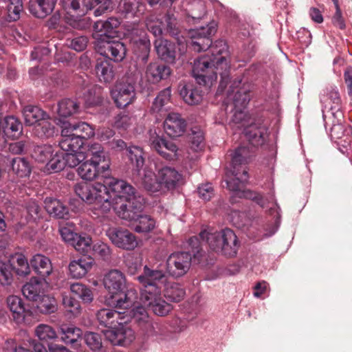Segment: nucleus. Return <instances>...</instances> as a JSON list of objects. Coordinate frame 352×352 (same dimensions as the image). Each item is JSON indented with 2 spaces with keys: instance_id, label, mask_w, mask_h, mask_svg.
I'll return each mask as SVG.
<instances>
[{
  "instance_id": "nucleus-3",
  "label": "nucleus",
  "mask_w": 352,
  "mask_h": 352,
  "mask_svg": "<svg viewBox=\"0 0 352 352\" xmlns=\"http://www.w3.org/2000/svg\"><path fill=\"white\" fill-rule=\"evenodd\" d=\"M124 314L109 309H101L97 312L100 325L107 328L102 331L104 335L113 345L126 346L135 339L133 330L126 325L129 318Z\"/></svg>"
},
{
  "instance_id": "nucleus-26",
  "label": "nucleus",
  "mask_w": 352,
  "mask_h": 352,
  "mask_svg": "<svg viewBox=\"0 0 352 352\" xmlns=\"http://www.w3.org/2000/svg\"><path fill=\"white\" fill-rule=\"evenodd\" d=\"M231 162L228 168L229 173L243 172L246 168L250 151L247 146H240L230 151Z\"/></svg>"
},
{
  "instance_id": "nucleus-5",
  "label": "nucleus",
  "mask_w": 352,
  "mask_h": 352,
  "mask_svg": "<svg viewBox=\"0 0 352 352\" xmlns=\"http://www.w3.org/2000/svg\"><path fill=\"white\" fill-rule=\"evenodd\" d=\"M104 287L109 291L105 303L117 309H128L133 305L137 298L135 289H126V278L118 270L109 271L104 278Z\"/></svg>"
},
{
  "instance_id": "nucleus-61",
  "label": "nucleus",
  "mask_w": 352,
  "mask_h": 352,
  "mask_svg": "<svg viewBox=\"0 0 352 352\" xmlns=\"http://www.w3.org/2000/svg\"><path fill=\"white\" fill-rule=\"evenodd\" d=\"M63 305L66 311L71 314L69 317L76 316L80 312L79 301L71 295H65L63 296Z\"/></svg>"
},
{
  "instance_id": "nucleus-56",
  "label": "nucleus",
  "mask_w": 352,
  "mask_h": 352,
  "mask_svg": "<svg viewBox=\"0 0 352 352\" xmlns=\"http://www.w3.org/2000/svg\"><path fill=\"white\" fill-rule=\"evenodd\" d=\"M35 333L38 338L47 344H50V341L54 340L57 338V334L51 326L41 324L36 328Z\"/></svg>"
},
{
  "instance_id": "nucleus-25",
  "label": "nucleus",
  "mask_w": 352,
  "mask_h": 352,
  "mask_svg": "<svg viewBox=\"0 0 352 352\" xmlns=\"http://www.w3.org/2000/svg\"><path fill=\"white\" fill-rule=\"evenodd\" d=\"M94 72L98 80L104 83L111 82L116 75V69L111 61L103 58H97Z\"/></svg>"
},
{
  "instance_id": "nucleus-40",
  "label": "nucleus",
  "mask_w": 352,
  "mask_h": 352,
  "mask_svg": "<svg viewBox=\"0 0 352 352\" xmlns=\"http://www.w3.org/2000/svg\"><path fill=\"white\" fill-rule=\"evenodd\" d=\"M12 265V270H14L19 276H26L30 272V263L28 259L21 253H15L12 254L8 261Z\"/></svg>"
},
{
  "instance_id": "nucleus-48",
  "label": "nucleus",
  "mask_w": 352,
  "mask_h": 352,
  "mask_svg": "<svg viewBox=\"0 0 352 352\" xmlns=\"http://www.w3.org/2000/svg\"><path fill=\"white\" fill-rule=\"evenodd\" d=\"M56 127L51 122L50 116L48 118H45L41 120V122H38L34 127L33 133L41 139H47L51 138L55 133Z\"/></svg>"
},
{
  "instance_id": "nucleus-52",
  "label": "nucleus",
  "mask_w": 352,
  "mask_h": 352,
  "mask_svg": "<svg viewBox=\"0 0 352 352\" xmlns=\"http://www.w3.org/2000/svg\"><path fill=\"white\" fill-rule=\"evenodd\" d=\"M7 18L10 21H16L20 18L23 10L22 0H5Z\"/></svg>"
},
{
  "instance_id": "nucleus-44",
  "label": "nucleus",
  "mask_w": 352,
  "mask_h": 352,
  "mask_svg": "<svg viewBox=\"0 0 352 352\" xmlns=\"http://www.w3.org/2000/svg\"><path fill=\"white\" fill-rule=\"evenodd\" d=\"M144 174L142 177V185L144 188L148 192L152 193L161 192L160 181L158 179V173L155 174L151 170L146 168L143 170Z\"/></svg>"
},
{
  "instance_id": "nucleus-18",
  "label": "nucleus",
  "mask_w": 352,
  "mask_h": 352,
  "mask_svg": "<svg viewBox=\"0 0 352 352\" xmlns=\"http://www.w3.org/2000/svg\"><path fill=\"white\" fill-rule=\"evenodd\" d=\"M149 142L151 148L166 160L173 161L177 159L178 147L173 141L167 140L155 132L151 134Z\"/></svg>"
},
{
  "instance_id": "nucleus-1",
  "label": "nucleus",
  "mask_w": 352,
  "mask_h": 352,
  "mask_svg": "<svg viewBox=\"0 0 352 352\" xmlns=\"http://www.w3.org/2000/svg\"><path fill=\"white\" fill-rule=\"evenodd\" d=\"M86 158L78 166V175L86 181L100 178L102 183H78L75 185L74 190L83 201L94 205L91 212L96 215L94 218H99L107 214L112 208L110 190L114 183L120 179L111 176L110 160L100 144L94 143L89 146Z\"/></svg>"
},
{
  "instance_id": "nucleus-16",
  "label": "nucleus",
  "mask_w": 352,
  "mask_h": 352,
  "mask_svg": "<svg viewBox=\"0 0 352 352\" xmlns=\"http://www.w3.org/2000/svg\"><path fill=\"white\" fill-rule=\"evenodd\" d=\"M100 38H98V40ZM96 48L98 52L104 57V58L114 62L122 61L126 52L125 45L119 41H98Z\"/></svg>"
},
{
  "instance_id": "nucleus-32",
  "label": "nucleus",
  "mask_w": 352,
  "mask_h": 352,
  "mask_svg": "<svg viewBox=\"0 0 352 352\" xmlns=\"http://www.w3.org/2000/svg\"><path fill=\"white\" fill-rule=\"evenodd\" d=\"M57 0H30L29 11L40 19L50 14L54 9Z\"/></svg>"
},
{
  "instance_id": "nucleus-62",
  "label": "nucleus",
  "mask_w": 352,
  "mask_h": 352,
  "mask_svg": "<svg viewBox=\"0 0 352 352\" xmlns=\"http://www.w3.org/2000/svg\"><path fill=\"white\" fill-rule=\"evenodd\" d=\"M84 341L87 346L94 351H99L102 346V337L94 332H87L84 336Z\"/></svg>"
},
{
  "instance_id": "nucleus-43",
  "label": "nucleus",
  "mask_w": 352,
  "mask_h": 352,
  "mask_svg": "<svg viewBox=\"0 0 352 352\" xmlns=\"http://www.w3.org/2000/svg\"><path fill=\"white\" fill-rule=\"evenodd\" d=\"M119 8L122 13L131 16L143 14L145 5L140 0H121Z\"/></svg>"
},
{
  "instance_id": "nucleus-46",
  "label": "nucleus",
  "mask_w": 352,
  "mask_h": 352,
  "mask_svg": "<svg viewBox=\"0 0 352 352\" xmlns=\"http://www.w3.org/2000/svg\"><path fill=\"white\" fill-rule=\"evenodd\" d=\"M67 126L71 129V130L78 137L80 138L83 142L93 137L95 134L94 129L87 122H78L71 123L69 122H67Z\"/></svg>"
},
{
  "instance_id": "nucleus-10",
  "label": "nucleus",
  "mask_w": 352,
  "mask_h": 352,
  "mask_svg": "<svg viewBox=\"0 0 352 352\" xmlns=\"http://www.w3.org/2000/svg\"><path fill=\"white\" fill-rule=\"evenodd\" d=\"M320 102L322 104V118L324 126L329 124L328 120L331 116L337 119L343 118L342 100L340 93L336 87H327L320 94Z\"/></svg>"
},
{
  "instance_id": "nucleus-64",
  "label": "nucleus",
  "mask_w": 352,
  "mask_h": 352,
  "mask_svg": "<svg viewBox=\"0 0 352 352\" xmlns=\"http://www.w3.org/2000/svg\"><path fill=\"white\" fill-rule=\"evenodd\" d=\"M190 147L192 150L197 151L201 149L204 145V133L199 129L195 127L191 130L189 135Z\"/></svg>"
},
{
  "instance_id": "nucleus-58",
  "label": "nucleus",
  "mask_w": 352,
  "mask_h": 352,
  "mask_svg": "<svg viewBox=\"0 0 352 352\" xmlns=\"http://www.w3.org/2000/svg\"><path fill=\"white\" fill-rule=\"evenodd\" d=\"M91 243L92 239L89 235H87L86 234H78L75 239V241L72 246H73L78 252L85 254L91 250Z\"/></svg>"
},
{
  "instance_id": "nucleus-17",
  "label": "nucleus",
  "mask_w": 352,
  "mask_h": 352,
  "mask_svg": "<svg viewBox=\"0 0 352 352\" xmlns=\"http://www.w3.org/2000/svg\"><path fill=\"white\" fill-rule=\"evenodd\" d=\"M243 133L250 143L254 146L263 145L268 137V127L262 118L251 121L243 129Z\"/></svg>"
},
{
  "instance_id": "nucleus-12",
  "label": "nucleus",
  "mask_w": 352,
  "mask_h": 352,
  "mask_svg": "<svg viewBox=\"0 0 352 352\" xmlns=\"http://www.w3.org/2000/svg\"><path fill=\"white\" fill-rule=\"evenodd\" d=\"M215 32L216 28L210 25L190 29L188 32L189 47L197 52L208 50L212 44V36Z\"/></svg>"
},
{
  "instance_id": "nucleus-54",
  "label": "nucleus",
  "mask_w": 352,
  "mask_h": 352,
  "mask_svg": "<svg viewBox=\"0 0 352 352\" xmlns=\"http://www.w3.org/2000/svg\"><path fill=\"white\" fill-rule=\"evenodd\" d=\"M71 292L80 298L85 303H90L93 299V293L87 286L76 283L70 286Z\"/></svg>"
},
{
  "instance_id": "nucleus-24",
  "label": "nucleus",
  "mask_w": 352,
  "mask_h": 352,
  "mask_svg": "<svg viewBox=\"0 0 352 352\" xmlns=\"http://www.w3.org/2000/svg\"><path fill=\"white\" fill-rule=\"evenodd\" d=\"M186 127V120L182 118L180 114L177 113H168L164 122L166 133L172 138L181 136L184 133Z\"/></svg>"
},
{
  "instance_id": "nucleus-23",
  "label": "nucleus",
  "mask_w": 352,
  "mask_h": 352,
  "mask_svg": "<svg viewBox=\"0 0 352 352\" xmlns=\"http://www.w3.org/2000/svg\"><path fill=\"white\" fill-rule=\"evenodd\" d=\"M141 296L140 300L144 305L149 308L155 315L164 316L173 309V306L162 298V292L155 296Z\"/></svg>"
},
{
  "instance_id": "nucleus-6",
  "label": "nucleus",
  "mask_w": 352,
  "mask_h": 352,
  "mask_svg": "<svg viewBox=\"0 0 352 352\" xmlns=\"http://www.w3.org/2000/svg\"><path fill=\"white\" fill-rule=\"evenodd\" d=\"M112 8L111 0H87V2L85 0L82 6L79 0H72L65 7V21L72 28L83 30L87 26V22L83 16L89 10L94 9V16H99Z\"/></svg>"
},
{
  "instance_id": "nucleus-20",
  "label": "nucleus",
  "mask_w": 352,
  "mask_h": 352,
  "mask_svg": "<svg viewBox=\"0 0 352 352\" xmlns=\"http://www.w3.org/2000/svg\"><path fill=\"white\" fill-rule=\"evenodd\" d=\"M62 122L61 140L59 141V146L65 152L78 151L84 144L80 140L67 126L66 121L60 120Z\"/></svg>"
},
{
  "instance_id": "nucleus-13",
  "label": "nucleus",
  "mask_w": 352,
  "mask_h": 352,
  "mask_svg": "<svg viewBox=\"0 0 352 352\" xmlns=\"http://www.w3.org/2000/svg\"><path fill=\"white\" fill-rule=\"evenodd\" d=\"M191 254L186 251L173 252L166 260V272L173 278L185 275L191 266Z\"/></svg>"
},
{
  "instance_id": "nucleus-28",
  "label": "nucleus",
  "mask_w": 352,
  "mask_h": 352,
  "mask_svg": "<svg viewBox=\"0 0 352 352\" xmlns=\"http://www.w3.org/2000/svg\"><path fill=\"white\" fill-rule=\"evenodd\" d=\"M146 78L151 83L166 80L171 74L169 66L158 62L151 63L146 69Z\"/></svg>"
},
{
  "instance_id": "nucleus-57",
  "label": "nucleus",
  "mask_w": 352,
  "mask_h": 352,
  "mask_svg": "<svg viewBox=\"0 0 352 352\" xmlns=\"http://www.w3.org/2000/svg\"><path fill=\"white\" fill-rule=\"evenodd\" d=\"M135 221L137 222L135 230L139 233L149 232L155 226V221L153 218L148 215L142 214V213Z\"/></svg>"
},
{
  "instance_id": "nucleus-55",
  "label": "nucleus",
  "mask_w": 352,
  "mask_h": 352,
  "mask_svg": "<svg viewBox=\"0 0 352 352\" xmlns=\"http://www.w3.org/2000/svg\"><path fill=\"white\" fill-rule=\"evenodd\" d=\"M65 168L64 157L63 152L55 154L46 162L45 169L49 173H58Z\"/></svg>"
},
{
  "instance_id": "nucleus-60",
  "label": "nucleus",
  "mask_w": 352,
  "mask_h": 352,
  "mask_svg": "<svg viewBox=\"0 0 352 352\" xmlns=\"http://www.w3.org/2000/svg\"><path fill=\"white\" fill-rule=\"evenodd\" d=\"M64 157L65 167L66 166L73 168L80 164L85 160L86 156L82 152H63Z\"/></svg>"
},
{
  "instance_id": "nucleus-21",
  "label": "nucleus",
  "mask_w": 352,
  "mask_h": 352,
  "mask_svg": "<svg viewBox=\"0 0 352 352\" xmlns=\"http://www.w3.org/2000/svg\"><path fill=\"white\" fill-rule=\"evenodd\" d=\"M158 179L160 181L161 192L164 188L173 190L182 184V175L175 168L163 166L158 170Z\"/></svg>"
},
{
  "instance_id": "nucleus-2",
  "label": "nucleus",
  "mask_w": 352,
  "mask_h": 352,
  "mask_svg": "<svg viewBox=\"0 0 352 352\" xmlns=\"http://www.w3.org/2000/svg\"><path fill=\"white\" fill-rule=\"evenodd\" d=\"M211 56H200L194 60L192 76L196 82L208 87L217 80V75L221 77L218 91H223L230 82V69L227 59L222 54L227 51L224 41L217 40L210 47Z\"/></svg>"
},
{
  "instance_id": "nucleus-51",
  "label": "nucleus",
  "mask_w": 352,
  "mask_h": 352,
  "mask_svg": "<svg viewBox=\"0 0 352 352\" xmlns=\"http://www.w3.org/2000/svg\"><path fill=\"white\" fill-rule=\"evenodd\" d=\"M54 149L51 145L42 144L34 146L31 156L35 161L45 163L53 155Z\"/></svg>"
},
{
  "instance_id": "nucleus-50",
  "label": "nucleus",
  "mask_w": 352,
  "mask_h": 352,
  "mask_svg": "<svg viewBox=\"0 0 352 352\" xmlns=\"http://www.w3.org/2000/svg\"><path fill=\"white\" fill-rule=\"evenodd\" d=\"M35 302L38 311L41 314H50L57 309L56 299L49 295L41 296Z\"/></svg>"
},
{
  "instance_id": "nucleus-27",
  "label": "nucleus",
  "mask_w": 352,
  "mask_h": 352,
  "mask_svg": "<svg viewBox=\"0 0 352 352\" xmlns=\"http://www.w3.org/2000/svg\"><path fill=\"white\" fill-rule=\"evenodd\" d=\"M94 263L92 257L85 256L72 261L68 266L69 276L75 279L82 278L91 269Z\"/></svg>"
},
{
  "instance_id": "nucleus-53",
  "label": "nucleus",
  "mask_w": 352,
  "mask_h": 352,
  "mask_svg": "<svg viewBox=\"0 0 352 352\" xmlns=\"http://www.w3.org/2000/svg\"><path fill=\"white\" fill-rule=\"evenodd\" d=\"M171 90L170 87L162 90L154 99L151 107L153 113L161 111L170 100Z\"/></svg>"
},
{
  "instance_id": "nucleus-4",
  "label": "nucleus",
  "mask_w": 352,
  "mask_h": 352,
  "mask_svg": "<svg viewBox=\"0 0 352 352\" xmlns=\"http://www.w3.org/2000/svg\"><path fill=\"white\" fill-rule=\"evenodd\" d=\"M111 199H120L124 202L115 207L118 215L122 219L132 222L140 216L143 209L144 199L138 195L135 188L126 182L120 179L113 185L110 190ZM111 199H110L111 201Z\"/></svg>"
},
{
  "instance_id": "nucleus-38",
  "label": "nucleus",
  "mask_w": 352,
  "mask_h": 352,
  "mask_svg": "<svg viewBox=\"0 0 352 352\" xmlns=\"http://www.w3.org/2000/svg\"><path fill=\"white\" fill-rule=\"evenodd\" d=\"M179 94L189 105L198 104L203 98L201 91L192 83L185 84L180 89Z\"/></svg>"
},
{
  "instance_id": "nucleus-19",
  "label": "nucleus",
  "mask_w": 352,
  "mask_h": 352,
  "mask_svg": "<svg viewBox=\"0 0 352 352\" xmlns=\"http://www.w3.org/2000/svg\"><path fill=\"white\" fill-rule=\"evenodd\" d=\"M242 77H237L230 86L228 91V99H232L234 109H244L250 100V89L244 85L240 87L242 83Z\"/></svg>"
},
{
  "instance_id": "nucleus-29",
  "label": "nucleus",
  "mask_w": 352,
  "mask_h": 352,
  "mask_svg": "<svg viewBox=\"0 0 352 352\" xmlns=\"http://www.w3.org/2000/svg\"><path fill=\"white\" fill-rule=\"evenodd\" d=\"M126 155L132 167L134 174L141 175V171L145 167V153L143 148L138 146L130 145L127 148Z\"/></svg>"
},
{
  "instance_id": "nucleus-47",
  "label": "nucleus",
  "mask_w": 352,
  "mask_h": 352,
  "mask_svg": "<svg viewBox=\"0 0 352 352\" xmlns=\"http://www.w3.org/2000/svg\"><path fill=\"white\" fill-rule=\"evenodd\" d=\"M79 104L74 100L65 98L58 103L57 113L63 118L72 116L78 112Z\"/></svg>"
},
{
  "instance_id": "nucleus-49",
  "label": "nucleus",
  "mask_w": 352,
  "mask_h": 352,
  "mask_svg": "<svg viewBox=\"0 0 352 352\" xmlns=\"http://www.w3.org/2000/svg\"><path fill=\"white\" fill-rule=\"evenodd\" d=\"M12 171L19 177H25L30 175L31 166L25 157H15L10 162Z\"/></svg>"
},
{
  "instance_id": "nucleus-33",
  "label": "nucleus",
  "mask_w": 352,
  "mask_h": 352,
  "mask_svg": "<svg viewBox=\"0 0 352 352\" xmlns=\"http://www.w3.org/2000/svg\"><path fill=\"white\" fill-rule=\"evenodd\" d=\"M7 305L12 312L14 321L18 324L23 322L30 310L25 308L23 300L17 296H10L7 298Z\"/></svg>"
},
{
  "instance_id": "nucleus-63",
  "label": "nucleus",
  "mask_w": 352,
  "mask_h": 352,
  "mask_svg": "<svg viewBox=\"0 0 352 352\" xmlns=\"http://www.w3.org/2000/svg\"><path fill=\"white\" fill-rule=\"evenodd\" d=\"M12 281V265L0 261V284L3 286L10 285Z\"/></svg>"
},
{
  "instance_id": "nucleus-22",
  "label": "nucleus",
  "mask_w": 352,
  "mask_h": 352,
  "mask_svg": "<svg viewBox=\"0 0 352 352\" xmlns=\"http://www.w3.org/2000/svg\"><path fill=\"white\" fill-rule=\"evenodd\" d=\"M154 45L156 53L162 60L170 64L175 63L178 50H181V48L178 47V43L166 39H156Z\"/></svg>"
},
{
  "instance_id": "nucleus-39",
  "label": "nucleus",
  "mask_w": 352,
  "mask_h": 352,
  "mask_svg": "<svg viewBox=\"0 0 352 352\" xmlns=\"http://www.w3.org/2000/svg\"><path fill=\"white\" fill-rule=\"evenodd\" d=\"M24 120L26 125L34 126L45 118H48V114L36 106L28 105L23 110Z\"/></svg>"
},
{
  "instance_id": "nucleus-31",
  "label": "nucleus",
  "mask_w": 352,
  "mask_h": 352,
  "mask_svg": "<svg viewBox=\"0 0 352 352\" xmlns=\"http://www.w3.org/2000/svg\"><path fill=\"white\" fill-rule=\"evenodd\" d=\"M44 280L33 277L23 286V295L27 299L36 302L44 295Z\"/></svg>"
},
{
  "instance_id": "nucleus-35",
  "label": "nucleus",
  "mask_w": 352,
  "mask_h": 352,
  "mask_svg": "<svg viewBox=\"0 0 352 352\" xmlns=\"http://www.w3.org/2000/svg\"><path fill=\"white\" fill-rule=\"evenodd\" d=\"M30 265L35 273L43 280H45L52 272V265L50 258L43 254L34 255L30 260Z\"/></svg>"
},
{
  "instance_id": "nucleus-41",
  "label": "nucleus",
  "mask_w": 352,
  "mask_h": 352,
  "mask_svg": "<svg viewBox=\"0 0 352 352\" xmlns=\"http://www.w3.org/2000/svg\"><path fill=\"white\" fill-rule=\"evenodd\" d=\"M164 296L170 301L179 302L182 300L185 296L186 292L184 287L179 283L168 282L166 280L163 285Z\"/></svg>"
},
{
  "instance_id": "nucleus-45",
  "label": "nucleus",
  "mask_w": 352,
  "mask_h": 352,
  "mask_svg": "<svg viewBox=\"0 0 352 352\" xmlns=\"http://www.w3.org/2000/svg\"><path fill=\"white\" fill-rule=\"evenodd\" d=\"M233 178L226 181V187L234 192L241 194V188L242 184L247 182L249 176L248 170L243 169V172L236 171V173H230Z\"/></svg>"
},
{
  "instance_id": "nucleus-36",
  "label": "nucleus",
  "mask_w": 352,
  "mask_h": 352,
  "mask_svg": "<svg viewBox=\"0 0 352 352\" xmlns=\"http://www.w3.org/2000/svg\"><path fill=\"white\" fill-rule=\"evenodd\" d=\"M61 340L65 344H70L74 349L80 345L79 341L82 340V331L80 328L74 325H63L60 327Z\"/></svg>"
},
{
  "instance_id": "nucleus-11",
  "label": "nucleus",
  "mask_w": 352,
  "mask_h": 352,
  "mask_svg": "<svg viewBox=\"0 0 352 352\" xmlns=\"http://www.w3.org/2000/svg\"><path fill=\"white\" fill-rule=\"evenodd\" d=\"M130 34V45L137 62L145 65L149 58L151 43L145 31L138 25L132 28Z\"/></svg>"
},
{
  "instance_id": "nucleus-14",
  "label": "nucleus",
  "mask_w": 352,
  "mask_h": 352,
  "mask_svg": "<svg viewBox=\"0 0 352 352\" xmlns=\"http://www.w3.org/2000/svg\"><path fill=\"white\" fill-rule=\"evenodd\" d=\"M106 234L111 243L119 248L132 250L138 245L135 234L127 229L111 227L106 231Z\"/></svg>"
},
{
  "instance_id": "nucleus-15",
  "label": "nucleus",
  "mask_w": 352,
  "mask_h": 352,
  "mask_svg": "<svg viewBox=\"0 0 352 352\" xmlns=\"http://www.w3.org/2000/svg\"><path fill=\"white\" fill-rule=\"evenodd\" d=\"M111 96L118 108L126 107L135 99L134 84L124 80L118 82L111 89Z\"/></svg>"
},
{
  "instance_id": "nucleus-8",
  "label": "nucleus",
  "mask_w": 352,
  "mask_h": 352,
  "mask_svg": "<svg viewBox=\"0 0 352 352\" xmlns=\"http://www.w3.org/2000/svg\"><path fill=\"white\" fill-rule=\"evenodd\" d=\"M132 321L136 324L142 333L148 338L158 340H168L171 338L169 333L168 324L153 322L146 311V309L138 306L132 310Z\"/></svg>"
},
{
  "instance_id": "nucleus-42",
  "label": "nucleus",
  "mask_w": 352,
  "mask_h": 352,
  "mask_svg": "<svg viewBox=\"0 0 352 352\" xmlns=\"http://www.w3.org/2000/svg\"><path fill=\"white\" fill-rule=\"evenodd\" d=\"M164 19L166 25L164 28V31H166V34L175 38L178 42V45H181L182 44V36H180L181 31L175 14L171 12H168Z\"/></svg>"
},
{
  "instance_id": "nucleus-37",
  "label": "nucleus",
  "mask_w": 352,
  "mask_h": 352,
  "mask_svg": "<svg viewBox=\"0 0 352 352\" xmlns=\"http://www.w3.org/2000/svg\"><path fill=\"white\" fill-rule=\"evenodd\" d=\"M45 208L47 213L57 219H67L69 210L59 200L52 197H46L45 201Z\"/></svg>"
},
{
  "instance_id": "nucleus-9",
  "label": "nucleus",
  "mask_w": 352,
  "mask_h": 352,
  "mask_svg": "<svg viewBox=\"0 0 352 352\" xmlns=\"http://www.w3.org/2000/svg\"><path fill=\"white\" fill-rule=\"evenodd\" d=\"M141 285L140 296L146 295L153 296L162 292L163 285L167 280V276L160 270L151 269L144 265L143 272L137 277Z\"/></svg>"
},
{
  "instance_id": "nucleus-59",
  "label": "nucleus",
  "mask_w": 352,
  "mask_h": 352,
  "mask_svg": "<svg viewBox=\"0 0 352 352\" xmlns=\"http://www.w3.org/2000/svg\"><path fill=\"white\" fill-rule=\"evenodd\" d=\"M330 126V136L332 139L341 140L344 135V126L342 124V119H337L335 116H331V120H328Z\"/></svg>"
},
{
  "instance_id": "nucleus-30",
  "label": "nucleus",
  "mask_w": 352,
  "mask_h": 352,
  "mask_svg": "<svg viewBox=\"0 0 352 352\" xmlns=\"http://www.w3.org/2000/svg\"><path fill=\"white\" fill-rule=\"evenodd\" d=\"M120 24V21L117 17H109L105 21H98L94 23V30L97 32L98 36H104L102 41L107 40L113 37V34L116 33V29Z\"/></svg>"
},
{
  "instance_id": "nucleus-7",
  "label": "nucleus",
  "mask_w": 352,
  "mask_h": 352,
  "mask_svg": "<svg viewBox=\"0 0 352 352\" xmlns=\"http://www.w3.org/2000/svg\"><path fill=\"white\" fill-rule=\"evenodd\" d=\"M199 237L206 241L210 248L218 254L230 258L237 254L240 243L235 233L230 228L214 233L204 230L200 232Z\"/></svg>"
},
{
  "instance_id": "nucleus-34",
  "label": "nucleus",
  "mask_w": 352,
  "mask_h": 352,
  "mask_svg": "<svg viewBox=\"0 0 352 352\" xmlns=\"http://www.w3.org/2000/svg\"><path fill=\"white\" fill-rule=\"evenodd\" d=\"M2 134L9 139L18 138L22 133L21 122L14 116H6L1 121Z\"/></svg>"
}]
</instances>
